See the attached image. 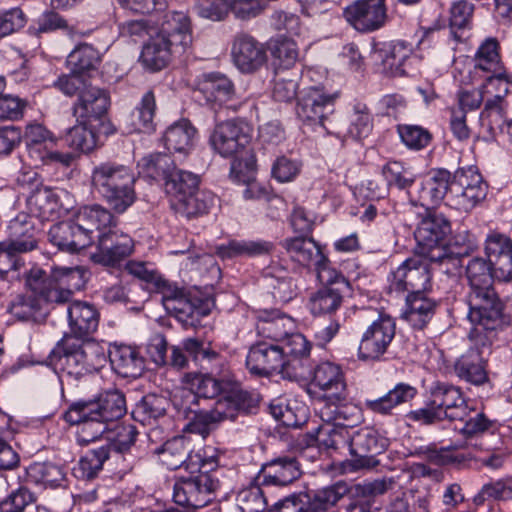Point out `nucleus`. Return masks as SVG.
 I'll return each mask as SVG.
<instances>
[{"label":"nucleus","instance_id":"obj_1","mask_svg":"<svg viewBox=\"0 0 512 512\" xmlns=\"http://www.w3.org/2000/svg\"><path fill=\"white\" fill-rule=\"evenodd\" d=\"M492 265L484 258L475 257L466 266L469 292L466 301L470 323L496 327H507L510 317L505 313V303L493 287Z\"/></svg>","mask_w":512,"mask_h":512},{"label":"nucleus","instance_id":"obj_2","mask_svg":"<svg viewBox=\"0 0 512 512\" xmlns=\"http://www.w3.org/2000/svg\"><path fill=\"white\" fill-rule=\"evenodd\" d=\"M51 361L64 376L73 381L99 372L107 363L104 347L96 341L62 337L52 352Z\"/></svg>","mask_w":512,"mask_h":512},{"label":"nucleus","instance_id":"obj_3","mask_svg":"<svg viewBox=\"0 0 512 512\" xmlns=\"http://www.w3.org/2000/svg\"><path fill=\"white\" fill-rule=\"evenodd\" d=\"M91 179L96 191L117 213H124L136 200V175L129 166L102 162L93 168Z\"/></svg>","mask_w":512,"mask_h":512},{"label":"nucleus","instance_id":"obj_4","mask_svg":"<svg viewBox=\"0 0 512 512\" xmlns=\"http://www.w3.org/2000/svg\"><path fill=\"white\" fill-rule=\"evenodd\" d=\"M469 332L471 346L461 355L453 365L455 375L467 383L475 386L483 385L488 381L487 356L491 353V346L498 331L505 327H488L480 323H471Z\"/></svg>","mask_w":512,"mask_h":512},{"label":"nucleus","instance_id":"obj_5","mask_svg":"<svg viewBox=\"0 0 512 512\" xmlns=\"http://www.w3.org/2000/svg\"><path fill=\"white\" fill-rule=\"evenodd\" d=\"M351 409L346 382L322 383V433L329 435L323 443L326 448L339 449L347 445L349 424L345 421L349 419Z\"/></svg>","mask_w":512,"mask_h":512},{"label":"nucleus","instance_id":"obj_6","mask_svg":"<svg viewBox=\"0 0 512 512\" xmlns=\"http://www.w3.org/2000/svg\"><path fill=\"white\" fill-rule=\"evenodd\" d=\"M85 273L79 268L59 267L50 276L40 268H32L26 277V285L50 303H68L75 291L85 285Z\"/></svg>","mask_w":512,"mask_h":512},{"label":"nucleus","instance_id":"obj_7","mask_svg":"<svg viewBox=\"0 0 512 512\" xmlns=\"http://www.w3.org/2000/svg\"><path fill=\"white\" fill-rule=\"evenodd\" d=\"M126 413V400L123 393L118 390H109L101 393L90 401L73 403L65 412L67 422H80L84 418L98 420L103 424L118 421Z\"/></svg>","mask_w":512,"mask_h":512},{"label":"nucleus","instance_id":"obj_8","mask_svg":"<svg viewBox=\"0 0 512 512\" xmlns=\"http://www.w3.org/2000/svg\"><path fill=\"white\" fill-rule=\"evenodd\" d=\"M488 185L475 166L459 168L453 177L447 205L463 212L478 206L487 196Z\"/></svg>","mask_w":512,"mask_h":512},{"label":"nucleus","instance_id":"obj_9","mask_svg":"<svg viewBox=\"0 0 512 512\" xmlns=\"http://www.w3.org/2000/svg\"><path fill=\"white\" fill-rule=\"evenodd\" d=\"M219 487V480L213 474L201 471L197 475L178 479L173 487V500L177 505L200 509L208 505Z\"/></svg>","mask_w":512,"mask_h":512},{"label":"nucleus","instance_id":"obj_10","mask_svg":"<svg viewBox=\"0 0 512 512\" xmlns=\"http://www.w3.org/2000/svg\"><path fill=\"white\" fill-rule=\"evenodd\" d=\"M370 57L381 73L392 77L408 75L416 60L412 44L406 41L375 43Z\"/></svg>","mask_w":512,"mask_h":512},{"label":"nucleus","instance_id":"obj_11","mask_svg":"<svg viewBox=\"0 0 512 512\" xmlns=\"http://www.w3.org/2000/svg\"><path fill=\"white\" fill-rule=\"evenodd\" d=\"M389 291L418 294L431 288V272L425 260L410 258L405 260L388 276Z\"/></svg>","mask_w":512,"mask_h":512},{"label":"nucleus","instance_id":"obj_12","mask_svg":"<svg viewBox=\"0 0 512 512\" xmlns=\"http://www.w3.org/2000/svg\"><path fill=\"white\" fill-rule=\"evenodd\" d=\"M250 126L242 121L229 120L217 124L210 136L213 149L223 157L243 150L252 139Z\"/></svg>","mask_w":512,"mask_h":512},{"label":"nucleus","instance_id":"obj_13","mask_svg":"<svg viewBox=\"0 0 512 512\" xmlns=\"http://www.w3.org/2000/svg\"><path fill=\"white\" fill-rule=\"evenodd\" d=\"M395 336V322L387 315H381L363 333L358 357L361 360H378L386 352Z\"/></svg>","mask_w":512,"mask_h":512},{"label":"nucleus","instance_id":"obj_14","mask_svg":"<svg viewBox=\"0 0 512 512\" xmlns=\"http://www.w3.org/2000/svg\"><path fill=\"white\" fill-rule=\"evenodd\" d=\"M173 405L187 420L185 430L190 433H196L207 436L211 427L217 422L211 413V410H205L200 407V400L192 390L181 389L173 396Z\"/></svg>","mask_w":512,"mask_h":512},{"label":"nucleus","instance_id":"obj_15","mask_svg":"<svg viewBox=\"0 0 512 512\" xmlns=\"http://www.w3.org/2000/svg\"><path fill=\"white\" fill-rule=\"evenodd\" d=\"M386 0H357L348 6L346 20L360 32H372L382 28L388 19Z\"/></svg>","mask_w":512,"mask_h":512},{"label":"nucleus","instance_id":"obj_16","mask_svg":"<svg viewBox=\"0 0 512 512\" xmlns=\"http://www.w3.org/2000/svg\"><path fill=\"white\" fill-rule=\"evenodd\" d=\"M68 332L63 337L73 340L93 341L91 336L97 331L100 313L95 305L86 301H74L67 308Z\"/></svg>","mask_w":512,"mask_h":512},{"label":"nucleus","instance_id":"obj_17","mask_svg":"<svg viewBox=\"0 0 512 512\" xmlns=\"http://www.w3.org/2000/svg\"><path fill=\"white\" fill-rule=\"evenodd\" d=\"M134 248L132 238L124 233L108 230L98 234L97 249L91 255L95 263L114 266L131 255Z\"/></svg>","mask_w":512,"mask_h":512},{"label":"nucleus","instance_id":"obj_18","mask_svg":"<svg viewBox=\"0 0 512 512\" xmlns=\"http://www.w3.org/2000/svg\"><path fill=\"white\" fill-rule=\"evenodd\" d=\"M184 53L185 51L177 48L168 38L156 32L143 44L139 62L145 70L158 72L165 69L174 57Z\"/></svg>","mask_w":512,"mask_h":512},{"label":"nucleus","instance_id":"obj_19","mask_svg":"<svg viewBox=\"0 0 512 512\" xmlns=\"http://www.w3.org/2000/svg\"><path fill=\"white\" fill-rule=\"evenodd\" d=\"M431 405L441 410V416L449 421L463 418L468 411V403L459 387L444 382H434L429 389Z\"/></svg>","mask_w":512,"mask_h":512},{"label":"nucleus","instance_id":"obj_20","mask_svg":"<svg viewBox=\"0 0 512 512\" xmlns=\"http://www.w3.org/2000/svg\"><path fill=\"white\" fill-rule=\"evenodd\" d=\"M485 254L498 281L512 280V241L505 235L491 233L485 241Z\"/></svg>","mask_w":512,"mask_h":512},{"label":"nucleus","instance_id":"obj_21","mask_svg":"<svg viewBox=\"0 0 512 512\" xmlns=\"http://www.w3.org/2000/svg\"><path fill=\"white\" fill-rule=\"evenodd\" d=\"M110 97L106 90L90 84L77 97L73 104V115L77 122L93 123V119H101L107 115Z\"/></svg>","mask_w":512,"mask_h":512},{"label":"nucleus","instance_id":"obj_22","mask_svg":"<svg viewBox=\"0 0 512 512\" xmlns=\"http://www.w3.org/2000/svg\"><path fill=\"white\" fill-rule=\"evenodd\" d=\"M284 357L279 344L259 341L251 346L246 357V366L250 373L257 376L277 374Z\"/></svg>","mask_w":512,"mask_h":512},{"label":"nucleus","instance_id":"obj_23","mask_svg":"<svg viewBox=\"0 0 512 512\" xmlns=\"http://www.w3.org/2000/svg\"><path fill=\"white\" fill-rule=\"evenodd\" d=\"M304 357H282L277 374L289 381L302 382L306 385V391L313 399H319L320 382L317 380L319 365L310 366Z\"/></svg>","mask_w":512,"mask_h":512},{"label":"nucleus","instance_id":"obj_24","mask_svg":"<svg viewBox=\"0 0 512 512\" xmlns=\"http://www.w3.org/2000/svg\"><path fill=\"white\" fill-rule=\"evenodd\" d=\"M78 228L88 238V245L93 243L95 233H107L116 226V219L113 214L99 204L85 205L73 213Z\"/></svg>","mask_w":512,"mask_h":512},{"label":"nucleus","instance_id":"obj_25","mask_svg":"<svg viewBox=\"0 0 512 512\" xmlns=\"http://www.w3.org/2000/svg\"><path fill=\"white\" fill-rule=\"evenodd\" d=\"M220 396L210 409L217 424L225 420L233 421L239 413H248L255 406L251 394L236 385Z\"/></svg>","mask_w":512,"mask_h":512},{"label":"nucleus","instance_id":"obj_26","mask_svg":"<svg viewBox=\"0 0 512 512\" xmlns=\"http://www.w3.org/2000/svg\"><path fill=\"white\" fill-rule=\"evenodd\" d=\"M231 55L236 67L244 73L256 71L266 61L263 45L252 36L243 33L235 37Z\"/></svg>","mask_w":512,"mask_h":512},{"label":"nucleus","instance_id":"obj_27","mask_svg":"<svg viewBox=\"0 0 512 512\" xmlns=\"http://www.w3.org/2000/svg\"><path fill=\"white\" fill-rule=\"evenodd\" d=\"M478 247L476 237L469 233H459L444 249L434 250L431 261L438 263L444 272H451L462 266V257L468 256Z\"/></svg>","mask_w":512,"mask_h":512},{"label":"nucleus","instance_id":"obj_28","mask_svg":"<svg viewBox=\"0 0 512 512\" xmlns=\"http://www.w3.org/2000/svg\"><path fill=\"white\" fill-rule=\"evenodd\" d=\"M197 91L203 95L207 105L222 106L235 96L233 82L220 72L206 73L197 80Z\"/></svg>","mask_w":512,"mask_h":512},{"label":"nucleus","instance_id":"obj_29","mask_svg":"<svg viewBox=\"0 0 512 512\" xmlns=\"http://www.w3.org/2000/svg\"><path fill=\"white\" fill-rule=\"evenodd\" d=\"M417 393L418 390L415 386L399 382L383 396L365 400L364 407L374 414L391 416L394 415L396 409L411 402Z\"/></svg>","mask_w":512,"mask_h":512},{"label":"nucleus","instance_id":"obj_30","mask_svg":"<svg viewBox=\"0 0 512 512\" xmlns=\"http://www.w3.org/2000/svg\"><path fill=\"white\" fill-rule=\"evenodd\" d=\"M449 231L450 224L441 214H429L418 224L414 237L419 246L428 250L431 259L434 250L444 249L439 243Z\"/></svg>","mask_w":512,"mask_h":512},{"label":"nucleus","instance_id":"obj_31","mask_svg":"<svg viewBox=\"0 0 512 512\" xmlns=\"http://www.w3.org/2000/svg\"><path fill=\"white\" fill-rule=\"evenodd\" d=\"M159 454L162 464L170 470L184 466L187 470L194 471L195 464L201 461L199 455L193 454L191 441L183 436L166 441Z\"/></svg>","mask_w":512,"mask_h":512},{"label":"nucleus","instance_id":"obj_32","mask_svg":"<svg viewBox=\"0 0 512 512\" xmlns=\"http://www.w3.org/2000/svg\"><path fill=\"white\" fill-rule=\"evenodd\" d=\"M77 224L74 215L66 221L54 224L48 233L50 242L68 252H77L88 247V238L82 234Z\"/></svg>","mask_w":512,"mask_h":512},{"label":"nucleus","instance_id":"obj_33","mask_svg":"<svg viewBox=\"0 0 512 512\" xmlns=\"http://www.w3.org/2000/svg\"><path fill=\"white\" fill-rule=\"evenodd\" d=\"M61 205L57 194L49 187L37 185L27 198L29 216L52 221L59 216Z\"/></svg>","mask_w":512,"mask_h":512},{"label":"nucleus","instance_id":"obj_34","mask_svg":"<svg viewBox=\"0 0 512 512\" xmlns=\"http://www.w3.org/2000/svg\"><path fill=\"white\" fill-rule=\"evenodd\" d=\"M157 33L185 52L192 42L190 19L182 11L167 12Z\"/></svg>","mask_w":512,"mask_h":512},{"label":"nucleus","instance_id":"obj_35","mask_svg":"<svg viewBox=\"0 0 512 512\" xmlns=\"http://www.w3.org/2000/svg\"><path fill=\"white\" fill-rule=\"evenodd\" d=\"M329 259L322 254V281L326 285L322 288V312L335 311L342 302V292L348 286L344 276L335 269L329 268Z\"/></svg>","mask_w":512,"mask_h":512},{"label":"nucleus","instance_id":"obj_36","mask_svg":"<svg viewBox=\"0 0 512 512\" xmlns=\"http://www.w3.org/2000/svg\"><path fill=\"white\" fill-rule=\"evenodd\" d=\"M438 303L427 292L408 294L404 319L415 329H423L433 318Z\"/></svg>","mask_w":512,"mask_h":512},{"label":"nucleus","instance_id":"obj_37","mask_svg":"<svg viewBox=\"0 0 512 512\" xmlns=\"http://www.w3.org/2000/svg\"><path fill=\"white\" fill-rule=\"evenodd\" d=\"M256 325L260 336L271 340V343L280 344L295 330V322L291 317L279 315L277 312L263 311L258 315Z\"/></svg>","mask_w":512,"mask_h":512},{"label":"nucleus","instance_id":"obj_38","mask_svg":"<svg viewBox=\"0 0 512 512\" xmlns=\"http://www.w3.org/2000/svg\"><path fill=\"white\" fill-rule=\"evenodd\" d=\"M300 467L294 457H279L266 464L261 476L262 483L267 485L286 486L298 479Z\"/></svg>","mask_w":512,"mask_h":512},{"label":"nucleus","instance_id":"obj_39","mask_svg":"<svg viewBox=\"0 0 512 512\" xmlns=\"http://www.w3.org/2000/svg\"><path fill=\"white\" fill-rule=\"evenodd\" d=\"M109 359L114 371L125 378L139 377L145 369L144 358L136 348L131 346H116L110 352Z\"/></svg>","mask_w":512,"mask_h":512},{"label":"nucleus","instance_id":"obj_40","mask_svg":"<svg viewBox=\"0 0 512 512\" xmlns=\"http://www.w3.org/2000/svg\"><path fill=\"white\" fill-rule=\"evenodd\" d=\"M10 231L13 239L9 242L12 249L19 252H29L37 248L39 231L34 219L20 213L10 223Z\"/></svg>","mask_w":512,"mask_h":512},{"label":"nucleus","instance_id":"obj_41","mask_svg":"<svg viewBox=\"0 0 512 512\" xmlns=\"http://www.w3.org/2000/svg\"><path fill=\"white\" fill-rule=\"evenodd\" d=\"M215 196L206 190H195V192L177 199L171 203L172 209L179 215L192 218L208 213L214 205Z\"/></svg>","mask_w":512,"mask_h":512},{"label":"nucleus","instance_id":"obj_42","mask_svg":"<svg viewBox=\"0 0 512 512\" xmlns=\"http://www.w3.org/2000/svg\"><path fill=\"white\" fill-rule=\"evenodd\" d=\"M166 310L186 327L197 326L200 324L202 317L207 315L201 301L198 298L190 297L188 293H185L176 301L168 302Z\"/></svg>","mask_w":512,"mask_h":512},{"label":"nucleus","instance_id":"obj_43","mask_svg":"<svg viewBox=\"0 0 512 512\" xmlns=\"http://www.w3.org/2000/svg\"><path fill=\"white\" fill-rule=\"evenodd\" d=\"M503 70L500 44L494 37L486 38L478 47L474 56V68L472 73L478 75L480 72L489 74Z\"/></svg>","mask_w":512,"mask_h":512},{"label":"nucleus","instance_id":"obj_44","mask_svg":"<svg viewBox=\"0 0 512 512\" xmlns=\"http://www.w3.org/2000/svg\"><path fill=\"white\" fill-rule=\"evenodd\" d=\"M284 247L297 262L308 265L313 263L315 266L316 277L320 278V245L311 237H295L287 239Z\"/></svg>","mask_w":512,"mask_h":512},{"label":"nucleus","instance_id":"obj_45","mask_svg":"<svg viewBox=\"0 0 512 512\" xmlns=\"http://www.w3.org/2000/svg\"><path fill=\"white\" fill-rule=\"evenodd\" d=\"M196 129L188 121H180L170 126L163 137L169 151L186 156L193 148Z\"/></svg>","mask_w":512,"mask_h":512},{"label":"nucleus","instance_id":"obj_46","mask_svg":"<svg viewBox=\"0 0 512 512\" xmlns=\"http://www.w3.org/2000/svg\"><path fill=\"white\" fill-rule=\"evenodd\" d=\"M187 382L190 384L191 389L197 398L213 399L220 396L222 393H226L232 384L230 381L225 379H218L213 377L211 374H188Z\"/></svg>","mask_w":512,"mask_h":512},{"label":"nucleus","instance_id":"obj_47","mask_svg":"<svg viewBox=\"0 0 512 512\" xmlns=\"http://www.w3.org/2000/svg\"><path fill=\"white\" fill-rule=\"evenodd\" d=\"M273 244L262 240H231L226 245H220L216 248L219 257L234 258L241 256H260L271 252Z\"/></svg>","mask_w":512,"mask_h":512},{"label":"nucleus","instance_id":"obj_48","mask_svg":"<svg viewBox=\"0 0 512 512\" xmlns=\"http://www.w3.org/2000/svg\"><path fill=\"white\" fill-rule=\"evenodd\" d=\"M199 181L198 175L190 171L181 169L174 171L164 183L165 192L170 198V204L195 192L199 186Z\"/></svg>","mask_w":512,"mask_h":512},{"label":"nucleus","instance_id":"obj_49","mask_svg":"<svg viewBox=\"0 0 512 512\" xmlns=\"http://www.w3.org/2000/svg\"><path fill=\"white\" fill-rule=\"evenodd\" d=\"M101 62L99 51L90 44H80L67 57V65L74 74L96 70Z\"/></svg>","mask_w":512,"mask_h":512},{"label":"nucleus","instance_id":"obj_50","mask_svg":"<svg viewBox=\"0 0 512 512\" xmlns=\"http://www.w3.org/2000/svg\"><path fill=\"white\" fill-rule=\"evenodd\" d=\"M93 123H80L69 128L65 134L66 144L77 151L88 153L98 145V136L94 131Z\"/></svg>","mask_w":512,"mask_h":512},{"label":"nucleus","instance_id":"obj_51","mask_svg":"<svg viewBox=\"0 0 512 512\" xmlns=\"http://www.w3.org/2000/svg\"><path fill=\"white\" fill-rule=\"evenodd\" d=\"M382 175L389 187H396L400 190H412L417 176L413 170L398 161H391L382 168Z\"/></svg>","mask_w":512,"mask_h":512},{"label":"nucleus","instance_id":"obj_52","mask_svg":"<svg viewBox=\"0 0 512 512\" xmlns=\"http://www.w3.org/2000/svg\"><path fill=\"white\" fill-rule=\"evenodd\" d=\"M108 459L109 447L101 446L98 449L89 450L80 458L78 466L74 469L75 474L82 479H93L102 470Z\"/></svg>","mask_w":512,"mask_h":512},{"label":"nucleus","instance_id":"obj_53","mask_svg":"<svg viewBox=\"0 0 512 512\" xmlns=\"http://www.w3.org/2000/svg\"><path fill=\"white\" fill-rule=\"evenodd\" d=\"M269 409L271 415L286 427L298 428L306 423L307 409L303 406H292L283 400H276Z\"/></svg>","mask_w":512,"mask_h":512},{"label":"nucleus","instance_id":"obj_54","mask_svg":"<svg viewBox=\"0 0 512 512\" xmlns=\"http://www.w3.org/2000/svg\"><path fill=\"white\" fill-rule=\"evenodd\" d=\"M474 5L466 0H459L450 8L449 24L453 37L461 41L465 30L471 29Z\"/></svg>","mask_w":512,"mask_h":512},{"label":"nucleus","instance_id":"obj_55","mask_svg":"<svg viewBox=\"0 0 512 512\" xmlns=\"http://www.w3.org/2000/svg\"><path fill=\"white\" fill-rule=\"evenodd\" d=\"M156 111L155 96L152 91H147L136 110L133 113L134 130L150 133L155 130L154 116Z\"/></svg>","mask_w":512,"mask_h":512},{"label":"nucleus","instance_id":"obj_56","mask_svg":"<svg viewBox=\"0 0 512 512\" xmlns=\"http://www.w3.org/2000/svg\"><path fill=\"white\" fill-rule=\"evenodd\" d=\"M142 169L153 179H163L164 183L177 170L175 162L169 154L155 153L142 159Z\"/></svg>","mask_w":512,"mask_h":512},{"label":"nucleus","instance_id":"obj_57","mask_svg":"<svg viewBox=\"0 0 512 512\" xmlns=\"http://www.w3.org/2000/svg\"><path fill=\"white\" fill-rule=\"evenodd\" d=\"M372 129L373 117L370 109L363 102H355L348 134L354 139H363L369 136Z\"/></svg>","mask_w":512,"mask_h":512},{"label":"nucleus","instance_id":"obj_58","mask_svg":"<svg viewBox=\"0 0 512 512\" xmlns=\"http://www.w3.org/2000/svg\"><path fill=\"white\" fill-rule=\"evenodd\" d=\"M456 421L460 422L461 427L458 429L466 438L481 436L485 432L489 431L493 425V422L488 419L483 412L477 411L469 406L466 416L463 418H457Z\"/></svg>","mask_w":512,"mask_h":512},{"label":"nucleus","instance_id":"obj_59","mask_svg":"<svg viewBox=\"0 0 512 512\" xmlns=\"http://www.w3.org/2000/svg\"><path fill=\"white\" fill-rule=\"evenodd\" d=\"M397 132L401 142L410 150H422L432 141V134L419 125L400 124L397 126Z\"/></svg>","mask_w":512,"mask_h":512},{"label":"nucleus","instance_id":"obj_60","mask_svg":"<svg viewBox=\"0 0 512 512\" xmlns=\"http://www.w3.org/2000/svg\"><path fill=\"white\" fill-rule=\"evenodd\" d=\"M138 431L132 424H117L114 429L108 427L106 439L110 442L109 449L112 448L117 453L128 451L135 443Z\"/></svg>","mask_w":512,"mask_h":512},{"label":"nucleus","instance_id":"obj_61","mask_svg":"<svg viewBox=\"0 0 512 512\" xmlns=\"http://www.w3.org/2000/svg\"><path fill=\"white\" fill-rule=\"evenodd\" d=\"M481 87L485 94L494 97L493 102H501L512 88V76L503 70L497 73H489Z\"/></svg>","mask_w":512,"mask_h":512},{"label":"nucleus","instance_id":"obj_62","mask_svg":"<svg viewBox=\"0 0 512 512\" xmlns=\"http://www.w3.org/2000/svg\"><path fill=\"white\" fill-rule=\"evenodd\" d=\"M301 506L293 499H285L271 512H320V495L317 491H307L299 496Z\"/></svg>","mask_w":512,"mask_h":512},{"label":"nucleus","instance_id":"obj_63","mask_svg":"<svg viewBox=\"0 0 512 512\" xmlns=\"http://www.w3.org/2000/svg\"><path fill=\"white\" fill-rule=\"evenodd\" d=\"M236 501L241 512H263L267 506L264 492L258 485H251L240 490Z\"/></svg>","mask_w":512,"mask_h":512},{"label":"nucleus","instance_id":"obj_64","mask_svg":"<svg viewBox=\"0 0 512 512\" xmlns=\"http://www.w3.org/2000/svg\"><path fill=\"white\" fill-rule=\"evenodd\" d=\"M50 138L49 131L40 124H30L26 127L24 141L28 148L29 155L35 160L41 155L44 147H48L47 140Z\"/></svg>","mask_w":512,"mask_h":512}]
</instances>
